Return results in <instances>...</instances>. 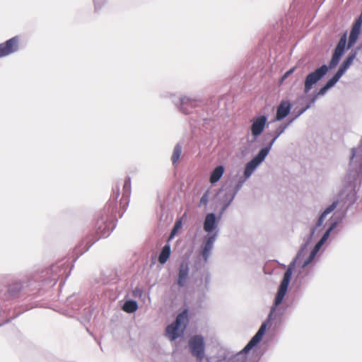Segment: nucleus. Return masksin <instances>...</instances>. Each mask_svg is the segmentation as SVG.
<instances>
[{"mask_svg":"<svg viewBox=\"0 0 362 362\" xmlns=\"http://www.w3.org/2000/svg\"><path fill=\"white\" fill-rule=\"evenodd\" d=\"M229 206L223 204H221V207L218 211V214H216V218L218 219V221H220L221 219L222 218V216L223 215V214L225 213V211L227 210V209L228 208Z\"/></svg>","mask_w":362,"mask_h":362,"instance_id":"nucleus-40","label":"nucleus"},{"mask_svg":"<svg viewBox=\"0 0 362 362\" xmlns=\"http://www.w3.org/2000/svg\"><path fill=\"white\" fill-rule=\"evenodd\" d=\"M162 98H170L173 104L179 112L184 115H189L192 110L199 106L203 100L197 97H189L187 95L177 96L175 93L167 91L160 93Z\"/></svg>","mask_w":362,"mask_h":362,"instance_id":"nucleus-8","label":"nucleus"},{"mask_svg":"<svg viewBox=\"0 0 362 362\" xmlns=\"http://www.w3.org/2000/svg\"><path fill=\"white\" fill-rule=\"evenodd\" d=\"M346 72V70L344 69L343 67L339 66L338 70L334 74L336 76H337L339 78H341V76Z\"/></svg>","mask_w":362,"mask_h":362,"instance_id":"nucleus-51","label":"nucleus"},{"mask_svg":"<svg viewBox=\"0 0 362 362\" xmlns=\"http://www.w3.org/2000/svg\"><path fill=\"white\" fill-rule=\"evenodd\" d=\"M326 216H324L320 213V214L318 216V218L317 220V222L314 226H313L310 230H313V231L315 233L316 230L322 226L324 221L325 219Z\"/></svg>","mask_w":362,"mask_h":362,"instance_id":"nucleus-33","label":"nucleus"},{"mask_svg":"<svg viewBox=\"0 0 362 362\" xmlns=\"http://www.w3.org/2000/svg\"><path fill=\"white\" fill-rule=\"evenodd\" d=\"M229 206L223 204H221V207L218 211V214H216V218L218 219V221H220L221 219L222 218V216L223 215V214L225 213V211L227 210V209L228 208Z\"/></svg>","mask_w":362,"mask_h":362,"instance_id":"nucleus-41","label":"nucleus"},{"mask_svg":"<svg viewBox=\"0 0 362 362\" xmlns=\"http://www.w3.org/2000/svg\"><path fill=\"white\" fill-rule=\"evenodd\" d=\"M273 320L268 317L262 323L255 334L250 339L245 347L235 356V360L232 362H246L248 354L261 342L265 335L268 327L272 325Z\"/></svg>","mask_w":362,"mask_h":362,"instance_id":"nucleus-9","label":"nucleus"},{"mask_svg":"<svg viewBox=\"0 0 362 362\" xmlns=\"http://www.w3.org/2000/svg\"><path fill=\"white\" fill-rule=\"evenodd\" d=\"M91 316H92V312L90 309H88V310L86 311V313H84L82 318L85 322H89L91 318Z\"/></svg>","mask_w":362,"mask_h":362,"instance_id":"nucleus-50","label":"nucleus"},{"mask_svg":"<svg viewBox=\"0 0 362 362\" xmlns=\"http://www.w3.org/2000/svg\"><path fill=\"white\" fill-rule=\"evenodd\" d=\"M344 54L334 47L328 64H324L309 72L305 77L303 81L304 94H308L313 87L317 85L330 70L335 68L340 62Z\"/></svg>","mask_w":362,"mask_h":362,"instance_id":"nucleus-4","label":"nucleus"},{"mask_svg":"<svg viewBox=\"0 0 362 362\" xmlns=\"http://www.w3.org/2000/svg\"><path fill=\"white\" fill-rule=\"evenodd\" d=\"M247 180V179L242 175L236 182L235 186L233 187L231 185H227L225 187V188L227 189L229 192H230L232 194L236 196L238 192L240 190V189L242 188V187Z\"/></svg>","mask_w":362,"mask_h":362,"instance_id":"nucleus-25","label":"nucleus"},{"mask_svg":"<svg viewBox=\"0 0 362 362\" xmlns=\"http://www.w3.org/2000/svg\"><path fill=\"white\" fill-rule=\"evenodd\" d=\"M143 294L142 289L139 288V287H136L135 289L132 292V295L135 298H141Z\"/></svg>","mask_w":362,"mask_h":362,"instance_id":"nucleus-46","label":"nucleus"},{"mask_svg":"<svg viewBox=\"0 0 362 362\" xmlns=\"http://www.w3.org/2000/svg\"><path fill=\"white\" fill-rule=\"evenodd\" d=\"M341 202L339 199L334 200L331 204L327 206L322 212L321 214H323L327 217L328 214L332 213L334 209H337L338 206H340Z\"/></svg>","mask_w":362,"mask_h":362,"instance_id":"nucleus-30","label":"nucleus"},{"mask_svg":"<svg viewBox=\"0 0 362 362\" xmlns=\"http://www.w3.org/2000/svg\"><path fill=\"white\" fill-rule=\"evenodd\" d=\"M224 173L225 166L222 164L218 165L211 172L209 176V182L211 185H215L221 179Z\"/></svg>","mask_w":362,"mask_h":362,"instance_id":"nucleus-19","label":"nucleus"},{"mask_svg":"<svg viewBox=\"0 0 362 362\" xmlns=\"http://www.w3.org/2000/svg\"><path fill=\"white\" fill-rule=\"evenodd\" d=\"M93 1L95 11L100 9L103 7V6L106 3V0H93Z\"/></svg>","mask_w":362,"mask_h":362,"instance_id":"nucleus-44","label":"nucleus"},{"mask_svg":"<svg viewBox=\"0 0 362 362\" xmlns=\"http://www.w3.org/2000/svg\"><path fill=\"white\" fill-rule=\"evenodd\" d=\"M66 262L67 261L60 260L47 268L41 281L42 286L52 287L60 281L59 286L62 287L71 273Z\"/></svg>","mask_w":362,"mask_h":362,"instance_id":"nucleus-6","label":"nucleus"},{"mask_svg":"<svg viewBox=\"0 0 362 362\" xmlns=\"http://www.w3.org/2000/svg\"><path fill=\"white\" fill-rule=\"evenodd\" d=\"M291 113V116L283 122L288 127L297 118H298L300 115H302L303 114V112L301 111L300 108L298 109L297 107H296Z\"/></svg>","mask_w":362,"mask_h":362,"instance_id":"nucleus-26","label":"nucleus"},{"mask_svg":"<svg viewBox=\"0 0 362 362\" xmlns=\"http://www.w3.org/2000/svg\"><path fill=\"white\" fill-rule=\"evenodd\" d=\"M346 214L345 211L338 210L334 214V216L330 219V223L328 227V230L332 232L337 226L342 221L346 216Z\"/></svg>","mask_w":362,"mask_h":362,"instance_id":"nucleus-20","label":"nucleus"},{"mask_svg":"<svg viewBox=\"0 0 362 362\" xmlns=\"http://www.w3.org/2000/svg\"><path fill=\"white\" fill-rule=\"evenodd\" d=\"M296 70V67L293 66L291 69H289L288 70H287L281 76V80H280V82L281 83L282 81H284V80H286L288 77H289L291 74H293V72L295 71Z\"/></svg>","mask_w":362,"mask_h":362,"instance_id":"nucleus-38","label":"nucleus"},{"mask_svg":"<svg viewBox=\"0 0 362 362\" xmlns=\"http://www.w3.org/2000/svg\"><path fill=\"white\" fill-rule=\"evenodd\" d=\"M298 260V259L294 257L288 264L286 272L284 273L283 278L278 286L277 292L275 295L272 305L271 306L269 313L267 317L269 319L274 320L277 317L281 318L285 313L286 309H281L280 305L283 303L285 296L288 291V287L292 279V275Z\"/></svg>","mask_w":362,"mask_h":362,"instance_id":"nucleus-3","label":"nucleus"},{"mask_svg":"<svg viewBox=\"0 0 362 362\" xmlns=\"http://www.w3.org/2000/svg\"><path fill=\"white\" fill-rule=\"evenodd\" d=\"M139 308V305L136 300L133 299H128L124 301L122 306V309L127 313H134Z\"/></svg>","mask_w":362,"mask_h":362,"instance_id":"nucleus-23","label":"nucleus"},{"mask_svg":"<svg viewBox=\"0 0 362 362\" xmlns=\"http://www.w3.org/2000/svg\"><path fill=\"white\" fill-rule=\"evenodd\" d=\"M320 95H317V92L314 91L311 95H309V102L313 105L317 100Z\"/></svg>","mask_w":362,"mask_h":362,"instance_id":"nucleus-47","label":"nucleus"},{"mask_svg":"<svg viewBox=\"0 0 362 362\" xmlns=\"http://www.w3.org/2000/svg\"><path fill=\"white\" fill-rule=\"evenodd\" d=\"M351 49V53H355V56L356 57L358 52L362 50V42L361 44H359L358 45H357L356 47H354V46L350 48Z\"/></svg>","mask_w":362,"mask_h":362,"instance_id":"nucleus-49","label":"nucleus"},{"mask_svg":"<svg viewBox=\"0 0 362 362\" xmlns=\"http://www.w3.org/2000/svg\"><path fill=\"white\" fill-rule=\"evenodd\" d=\"M356 57L355 56V53H351V52H349V53L348 54V55L346 57V58L344 59V61L342 62L350 67L351 66V64H353Z\"/></svg>","mask_w":362,"mask_h":362,"instance_id":"nucleus-35","label":"nucleus"},{"mask_svg":"<svg viewBox=\"0 0 362 362\" xmlns=\"http://www.w3.org/2000/svg\"><path fill=\"white\" fill-rule=\"evenodd\" d=\"M189 263L187 261H182L179 266L178 276L176 281L179 287L185 286L189 277Z\"/></svg>","mask_w":362,"mask_h":362,"instance_id":"nucleus-18","label":"nucleus"},{"mask_svg":"<svg viewBox=\"0 0 362 362\" xmlns=\"http://www.w3.org/2000/svg\"><path fill=\"white\" fill-rule=\"evenodd\" d=\"M185 329L186 325H184V327H182L173 322L171 324L166 327L165 335L170 341H174L183 336Z\"/></svg>","mask_w":362,"mask_h":362,"instance_id":"nucleus-16","label":"nucleus"},{"mask_svg":"<svg viewBox=\"0 0 362 362\" xmlns=\"http://www.w3.org/2000/svg\"><path fill=\"white\" fill-rule=\"evenodd\" d=\"M315 233L313 231V230H310L309 235L304 239L303 243L306 244V245L308 246L310 245V243H311Z\"/></svg>","mask_w":362,"mask_h":362,"instance_id":"nucleus-45","label":"nucleus"},{"mask_svg":"<svg viewBox=\"0 0 362 362\" xmlns=\"http://www.w3.org/2000/svg\"><path fill=\"white\" fill-rule=\"evenodd\" d=\"M340 66H341V67H343L344 69H346V71H347V70L349 69V66H348L347 65H346V64H345L344 63H343V62L340 64Z\"/></svg>","mask_w":362,"mask_h":362,"instance_id":"nucleus-55","label":"nucleus"},{"mask_svg":"<svg viewBox=\"0 0 362 362\" xmlns=\"http://www.w3.org/2000/svg\"><path fill=\"white\" fill-rule=\"evenodd\" d=\"M267 156V154L259 149L257 153L246 163L243 176L248 180L257 168L264 161Z\"/></svg>","mask_w":362,"mask_h":362,"instance_id":"nucleus-12","label":"nucleus"},{"mask_svg":"<svg viewBox=\"0 0 362 362\" xmlns=\"http://www.w3.org/2000/svg\"><path fill=\"white\" fill-rule=\"evenodd\" d=\"M311 107H312V104L308 101L305 106L300 107V110H301V111L303 112V113H305Z\"/></svg>","mask_w":362,"mask_h":362,"instance_id":"nucleus-53","label":"nucleus"},{"mask_svg":"<svg viewBox=\"0 0 362 362\" xmlns=\"http://www.w3.org/2000/svg\"><path fill=\"white\" fill-rule=\"evenodd\" d=\"M131 194V178L127 176L125 177L123 185V193H122V199L120 202V205H123L122 210L120 214V217L122 216L123 214L125 212L127 209V206L129 205V199Z\"/></svg>","mask_w":362,"mask_h":362,"instance_id":"nucleus-17","label":"nucleus"},{"mask_svg":"<svg viewBox=\"0 0 362 362\" xmlns=\"http://www.w3.org/2000/svg\"><path fill=\"white\" fill-rule=\"evenodd\" d=\"M247 180V179L242 175L236 182L235 186L233 187L231 185H227L225 187V188L227 189L229 192H230L232 194L236 196L238 192L240 190V189L242 188V187Z\"/></svg>","mask_w":362,"mask_h":362,"instance_id":"nucleus-24","label":"nucleus"},{"mask_svg":"<svg viewBox=\"0 0 362 362\" xmlns=\"http://www.w3.org/2000/svg\"><path fill=\"white\" fill-rule=\"evenodd\" d=\"M288 127L282 122L277 125L275 130L272 133H267L264 136H271V140L263 147L260 148L266 154L269 155L274 144L277 139L285 132Z\"/></svg>","mask_w":362,"mask_h":362,"instance_id":"nucleus-15","label":"nucleus"},{"mask_svg":"<svg viewBox=\"0 0 362 362\" xmlns=\"http://www.w3.org/2000/svg\"><path fill=\"white\" fill-rule=\"evenodd\" d=\"M235 196L231 194L227 189L225 188V193L222 197L221 204H223L228 206H230L231 203L233 202Z\"/></svg>","mask_w":362,"mask_h":362,"instance_id":"nucleus-28","label":"nucleus"},{"mask_svg":"<svg viewBox=\"0 0 362 362\" xmlns=\"http://www.w3.org/2000/svg\"><path fill=\"white\" fill-rule=\"evenodd\" d=\"M25 288L23 283L21 280H13L8 283L3 288L0 289V327L8 323L12 319L17 317L21 313L16 314L13 317L3 320L2 303L8 304L21 296Z\"/></svg>","mask_w":362,"mask_h":362,"instance_id":"nucleus-5","label":"nucleus"},{"mask_svg":"<svg viewBox=\"0 0 362 362\" xmlns=\"http://www.w3.org/2000/svg\"><path fill=\"white\" fill-rule=\"evenodd\" d=\"M182 147L180 144L178 143L175 146L171 157L173 165H175L179 160L180 155L182 153Z\"/></svg>","mask_w":362,"mask_h":362,"instance_id":"nucleus-27","label":"nucleus"},{"mask_svg":"<svg viewBox=\"0 0 362 362\" xmlns=\"http://www.w3.org/2000/svg\"><path fill=\"white\" fill-rule=\"evenodd\" d=\"M202 281H204V286L206 291L209 290V284L211 281V274L209 271H206L202 275Z\"/></svg>","mask_w":362,"mask_h":362,"instance_id":"nucleus-32","label":"nucleus"},{"mask_svg":"<svg viewBox=\"0 0 362 362\" xmlns=\"http://www.w3.org/2000/svg\"><path fill=\"white\" fill-rule=\"evenodd\" d=\"M307 248L308 245H306V244L303 243L295 257L299 259L303 255L304 252L307 250Z\"/></svg>","mask_w":362,"mask_h":362,"instance_id":"nucleus-43","label":"nucleus"},{"mask_svg":"<svg viewBox=\"0 0 362 362\" xmlns=\"http://www.w3.org/2000/svg\"><path fill=\"white\" fill-rule=\"evenodd\" d=\"M326 216H324L320 213V214L318 216V218L317 220V222L314 226H313L310 230H313V231L315 233L316 230L322 226L324 221L325 219Z\"/></svg>","mask_w":362,"mask_h":362,"instance_id":"nucleus-34","label":"nucleus"},{"mask_svg":"<svg viewBox=\"0 0 362 362\" xmlns=\"http://www.w3.org/2000/svg\"><path fill=\"white\" fill-rule=\"evenodd\" d=\"M19 37L14 36L3 43H0V58L15 53L19 49Z\"/></svg>","mask_w":362,"mask_h":362,"instance_id":"nucleus-13","label":"nucleus"},{"mask_svg":"<svg viewBox=\"0 0 362 362\" xmlns=\"http://www.w3.org/2000/svg\"><path fill=\"white\" fill-rule=\"evenodd\" d=\"M362 28V10L359 16L354 20L352 23L349 38L347 37L348 32L346 30L341 33L339 40L335 47L342 52L344 54L346 51L350 49L356 43L359 35L361 33Z\"/></svg>","mask_w":362,"mask_h":362,"instance_id":"nucleus-7","label":"nucleus"},{"mask_svg":"<svg viewBox=\"0 0 362 362\" xmlns=\"http://www.w3.org/2000/svg\"><path fill=\"white\" fill-rule=\"evenodd\" d=\"M331 233L332 232L329 230L327 229L320 240H322L324 243H326L327 241V240L329 239V238L331 235Z\"/></svg>","mask_w":362,"mask_h":362,"instance_id":"nucleus-48","label":"nucleus"},{"mask_svg":"<svg viewBox=\"0 0 362 362\" xmlns=\"http://www.w3.org/2000/svg\"><path fill=\"white\" fill-rule=\"evenodd\" d=\"M171 254L170 245L169 243H166L161 249L158 257V261L160 264H165L169 259Z\"/></svg>","mask_w":362,"mask_h":362,"instance_id":"nucleus-21","label":"nucleus"},{"mask_svg":"<svg viewBox=\"0 0 362 362\" xmlns=\"http://www.w3.org/2000/svg\"><path fill=\"white\" fill-rule=\"evenodd\" d=\"M188 346L191 354L199 361H202L206 353L204 337L199 334L192 336L189 339Z\"/></svg>","mask_w":362,"mask_h":362,"instance_id":"nucleus-11","label":"nucleus"},{"mask_svg":"<svg viewBox=\"0 0 362 362\" xmlns=\"http://www.w3.org/2000/svg\"><path fill=\"white\" fill-rule=\"evenodd\" d=\"M181 224H182V223H181L180 220L176 221L175 224V226H174V228L172 230V233H175L176 229L180 227Z\"/></svg>","mask_w":362,"mask_h":362,"instance_id":"nucleus-54","label":"nucleus"},{"mask_svg":"<svg viewBox=\"0 0 362 362\" xmlns=\"http://www.w3.org/2000/svg\"><path fill=\"white\" fill-rule=\"evenodd\" d=\"M318 252H319L318 250H315V249H314L313 247V249L311 250L308 257L304 260V262H303V264L301 266L302 269H305L310 264H311L314 261V259H315V257H316V255H317Z\"/></svg>","mask_w":362,"mask_h":362,"instance_id":"nucleus-29","label":"nucleus"},{"mask_svg":"<svg viewBox=\"0 0 362 362\" xmlns=\"http://www.w3.org/2000/svg\"><path fill=\"white\" fill-rule=\"evenodd\" d=\"M343 194H344V192H341L339 195L341 197V196H343Z\"/></svg>","mask_w":362,"mask_h":362,"instance_id":"nucleus-56","label":"nucleus"},{"mask_svg":"<svg viewBox=\"0 0 362 362\" xmlns=\"http://www.w3.org/2000/svg\"><path fill=\"white\" fill-rule=\"evenodd\" d=\"M229 206L223 204H221V207L218 211V214H216V218L218 219V221H220L221 219L222 218V216L223 215V214L225 213V211L227 210V209L228 208Z\"/></svg>","mask_w":362,"mask_h":362,"instance_id":"nucleus-39","label":"nucleus"},{"mask_svg":"<svg viewBox=\"0 0 362 362\" xmlns=\"http://www.w3.org/2000/svg\"><path fill=\"white\" fill-rule=\"evenodd\" d=\"M76 300V298L75 293H74L71 296H69L66 298L67 306H69L71 309H72L74 310H78L79 309L78 303L74 302Z\"/></svg>","mask_w":362,"mask_h":362,"instance_id":"nucleus-31","label":"nucleus"},{"mask_svg":"<svg viewBox=\"0 0 362 362\" xmlns=\"http://www.w3.org/2000/svg\"><path fill=\"white\" fill-rule=\"evenodd\" d=\"M189 322V310L188 309H184L180 313L177 314L175 317V320L173 322L180 325V327H184V325H186V327H187Z\"/></svg>","mask_w":362,"mask_h":362,"instance_id":"nucleus-22","label":"nucleus"},{"mask_svg":"<svg viewBox=\"0 0 362 362\" xmlns=\"http://www.w3.org/2000/svg\"><path fill=\"white\" fill-rule=\"evenodd\" d=\"M325 243H324L322 240H319L316 244L314 245L313 248L320 251V250L321 249V247L323 246V245L325 244Z\"/></svg>","mask_w":362,"mask_h":362,"instance_id":"nucleus-52","label":"nucleus"},{"mask_svg":"<svg viewBox=\"0 0 362 362\" xmlns=\"http://www.w3.org/2000/svg\"><path fill=\"white\" fill-rule=\"evenodd\" d=\"M329 89L330 88L325 83L320 88L318 91H316L317 95H319L320 96L325 95Z\"/></svg>","mask_w":362,"mask_h":362,"instance_id":"nucleus-42","label":"nucleus"},{"mask_svg":"<svg viewBox=\"0 0 362 362\" xmlns=\"http://www.w3.org/2000/svg\"><path fill=\"white\" fill-rule=\"evenodd\" d=\"M293 104L289 100H282L276 107V114L270 122H282L291 112Z\"/></svg>","mask_w":362,"mask_h":362,"instance_id":"nucleus-14","label":"nucleus"},{"mask_svg":"<svg viewBox=\"0 0 362 362\" xmlns=\"http://www.w3.org/2000/svg\"><path fill=\"white\" fill-rule=\"evenodd\" d=\"M339 78L334 74L330 78H329L325 84L331 89L332 87H334L337 83L339 81Z\"/></svg>","mask_w":362,"mask_h":362,"instance_id":"nucleus-36","label":"nucleus"},{"mask_svg":"<svg viewBox=\"0 0 362 362\" xmlns=\"http://www.w3.org/2000/svg\"><path fill=\"white\" fill-rule=\"evenodd\" d=\"M119 186L116 185L112 187L110 199L103 210L98 215L95 223V234L88 235L75 247L76 259L87 252L90 247L100 238H107L116 227L117 218V199L119 196Z\"/></svg>","mask_w":362,"mask_h":362,"instance_id":"nucleus-1","label":"nucleus"},{"mask_svg":"<svg viewBox=\"0 0 362 362\" xmlns=\"http://www.w3.org/2000/svg\"><path fill=\"white\" fill-rule=\"evenodd\" d=\"M269 116L267 114H258L250 121V132L252 136L251 142H255L258 137L262 135L264 129L269 127L270 122H268Z\"/></svg>","mask_w":362,"mask_h":362,"instance_id":"nucleus-10","label":"nucleus"},{"mask_svg":"<svg viewBox=\"0 0 362 362\" xmlns=\"http://www.w3.org/2000/svg\"><path fill=\"white\" fill-rule=\"evenodd\" d=\"M219 223L216 214L209 212L206 214L203 223V229L206 234L203 237L198 255L199 257H202L205 264L208 262L214 243L218 237Z\"/></svg>","mask_w":362,"mask_h":362,"instance_id":"nucleus-2","label":"nucleus"},{"mask_svg":"<svg viewBox=\"0 0 362 362\" xmlns=\"http://www.w3.org/2000/svg\"><path fill=\"white\" fill-rule=\"evenodd\" d=\"M209 192L206 190L202 196L199 206H201L202 205H206L209 202Z\"/></svg>","mask_w":362,"mask_h":362,"instance_id":"nucleus-37","label":"nucleus"}]
</instances>
